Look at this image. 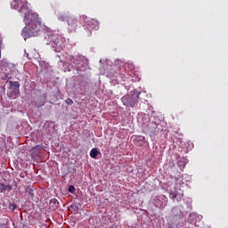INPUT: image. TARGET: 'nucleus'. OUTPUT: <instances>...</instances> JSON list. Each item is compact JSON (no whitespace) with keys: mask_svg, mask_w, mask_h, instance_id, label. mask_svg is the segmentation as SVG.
Listing matches in <instances>:
<instances>
[{"mask_svg":"<svg viewBox=\"0 0 228 228\" xmlns=\"http://www.w3.org/2000/svg\"><path fill=\"white\" fill-rule=\"evenodd\" d=\"M66 104H68L69 106H72L74 104V101H72V99L68 98L65 100Z\"/></svg>","mask_w":228,"mask_h":228,"instance_id":"13","label":"nucleus"},{"mask_svg":"<svg viewBox=\"0 0 228 228\" xmlns=\"http://www.w3.org/2000/svg\"><path fill=\"white\" fill-rule=\"evenodd\" d=\"M69 193H74V192L76 191V189L74 188L73 185H70V186L69 187Z\"/></svg>","mask_w":228,"mask_h":228,"instance_id":"15","label":"nucleus"},{"mask_svg":"<svg viewBox=\"0 0 228 228\" xmlns=\"http://www.w3.org/2000/svg\"><path fill=\"white\" fill-rule=\"evenodd\" d=\"M12 6L18 10L20 13L24 15V22L26 24L21 31V36L24 40L31 38V37H37L38 32L45 31V38L49 44H56L58 42V36L42 23V18L37 12H31L28 8V1L14 0Z\"/></svg>","mask_w":228,"mask_h":228,"instance_id":"1","label":"nucleus"},{"mask_svg":"<svg viewBox=\"0 0 228 228\" xmlns=\"http://www.w3.org/2000/svg\"><path fill=\"white\" fill-rule=\"evenodd\" d=\"M9 209H11V211H15V209H17V205L15 203H10Z\"/></svg>","mask_w":228,"mask_h":228,"instance_id":"12","label":"nucleus"},{"mask_svg":"<svg viewBox=\"0 0 228 228\" xmlns=\"http://www.w3.org/2000/svg\"><path fill=\"white\" fill-rule=\"evenodd\" d=\"M89 26L92 29H98L99 28V21L96 20H91Z\"/></svg>","mask_w":228,"mask_h":228,"instance_id":"5","label":"nucleus"},{"mask_svg":"<svg viewBox=\"0 0 228 228\" xmlns=\"http://www.w3.org/2000/svg\"><path fill=\"white\" fill-rule=\"evenodd\" d=\"M69 26H71V28H74L76 24H77V20L76 19H69L67 20Z\"/></svg>","mask_w":228,"mask_h":228,"instance_id":"8","label":"nucleus"},{"mask_svg":"<svg viewBox=\"0 0 228 228\" xmlns=\"http://www.w3.org/2000/svg\"><path fill=\"white\" fill-rule=\"evenodd\" d=\"M70 208H71V209H73V211H77H77H79V206H77V204H76V203L71 204Z\"/></svg>","mask_w":228,"mask_h":228,"instance_id":"11","label":"nucleus"},{"mask_svg":"<svg viewBox=\"0 0 228 228\" xmlns=\"http://www.w3.org/2000/svg\"><path fill=\"white\" fill-rule=\"evenodd\" d=\"M10 84V87H9V93L7 94L8 97L10 99H17V97H19L20 92V85L19 84V82L15 81H9Z\"/></svg>","mask_w":228,"mask_h":228,"instance_id":"3","label":"nucleus"},{"mask_svg":"<svg viewBox=\"0 0 228 228\" xmlns=\"http://www.w3.org/2000/svg\"><path fill=\"white\" fill-rule=\"evenodd\" d=\"M59 20H62V21L67 20V16H65V15L59 16Z\"/></svg>","mask_w":228,"mask_h":228,"instance_id":"16","label":"nucleus"},{"mask_svg":"<svg viewBox=\"0 0 228 228\" xmlns=\"http://www.w3.org/2000/svg\"><path fill=\"white\" fill-rule=\"evenodd\" d=\"M140 94L141 93L135 92L132 94V97H129V95H125L121 98V102H123L124 106L134 108V104L138 102V99H140Z\"/></svg>","mask_w":228,"mask_h":228,"instance_id":"2","label":"nucleus"},{"mask_svg":"<svg viewBox=\"0 0 228 228\" xmlns=\"http://www.w3.org/2000/svg\"><path fill=\"white\" fill-rule=\"evenodd\" d=\"M126 70H134V65L132 63H126L125 64Z\"/></svg>","mask_w":228,"mask_h":228,"instance_id":"9","label":"nucleus"},{"mask_svg":"<svg viewBox=\"0 0 228 228\" xmlns=\"http://www.w3.org/2000/svg\"><path fill=\"white\" fill-rule=\"evenodd\" d=\"M26 191H27V193H29V195H30V197H31L32 199H33V197H35V191H33V189L28 187V188L26 189Z\"/></svg>","mask_w":228,"mask_h":228,"instance_id":"10","label":"nucleus"},{"mask_svg":"<svg viewBox=\"0 0 228 228\" xmlns=\"http://www.w3.org/2000/svg\"><path fill=\"white\" fill-rule=\"evenodd\" d=\"M12 190V186L11 185H5L4 183H0V191H6Z\"/></svg>","mask_w":228,"mask_h":228,"instance_id":"7","label":"nucleus"},{"mask_svg":"<svg viewBox=\"0 0 228 228\" xmlns=\"http://www.w3.org/2000/svg\"><path fill=\"white\" fill-rule=\"evenodd\" d=\"M134 143L137 145V147H142L145 145V137L142 135H137L134 139Z\"/></svg>","mask_w":228,"mask_h":228,"instance_id":"4","label":"nucleus"},{"mask_svg":"<svg viewBox=\"0 0 228 228\" xmlns=\"http://www.w3.org/2000/svg\"><path fill=\"white\" fill-rule=\"evenodd\" d=\"M41 149H42V147H40V145H37L33 148L34 151H40Z\"/></svg>","mask_w":228,"mask_h":228,"instance_id":"17","label":"nucleus"},{"mask_svg":"<svg viewBox=\"0 0 228 228\" xmlns=\"http://www.w3.org/2000/svg\"><path fill=\"white\" fill-rule=\"evenodd\" d=\"M90 156L93 159H96L97 156H99V151L96 148H94L90 151Z\"/></svg>","mask_w":228,"mask_h":228,"instance_id":"6","label":"nucleus"},{"mask_svg":"<svg viewBox=\"0 0 228 228\" xmlns=\"http://www.w3.org/2000/svg\"><path fill=\"white\" fill-rule=\"evenodd\" d=\"M156 207H157V208H163V206H162V205H159V204H157Z\"/></svg>","mask_w":228,"mask_h":228,"instance_id":"18","label":"nucleus"},{"mask_svg":"<svg viewBox=\"0 0 228 228\" xmlns=\"http://www.w3.org/2000/svg\"><path fill=\"white\" fill-rule=\"evenodd\" d=\"M169 197L170 199H172L173 200H175V199L177 198V194L175 192H170L169 193Z\"/></svg>","mask_w":228,"mask_h":228,"instance_id":"14","label":"nucleus"}]
</instances>
